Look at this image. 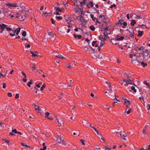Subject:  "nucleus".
<instances>
[{"label":"nucleus","mask_w":150,"mask_h":150,"mask_svg":"<svg viewBox=\"0 0 150 150\" xmlns=\"http://www.w3.org/2000/svg\"><path fill=\"white\" fill-rule=\"evenodd\" d=\"M135 15V17H136V18L139 19H142V17H141L139 16H137V15L134 14Z\"/></svg>","instance_id":"nucleus-36"},{"label":"nucleus","mask_w":150,"mask_h":150,"mask_svg":"<svg viewBox=\"0 0 150 150\" xmlns=\"http://www.w3.org/2000/svg\"><path fill=\"white\" fill-rule=\"evenodd\" d=\"M6 84L5 83H4L3 85V88H6Z\"/></svg>","instance_id":"nucleus-64"},{"label":"nucleus","mask_w":150,"mask_h":150,"mask_svg":"<svg viewBox=\"0 0 150 150\" xmlns=\"http://www.w3.org/2000/svg\"><path fill=\"white\" fill-rule=\"evenodd\" d=\"M45 84L44 83L42 86L40 88V90L41 91H42L43 90V89L44 88H45Z\"/></svg>","instance_id":"nucleus-27"},{"label":"nucleus","mask_w":150,"mask_h":150,"mask_svg":"<svg viewBox=\"0 0 150 150\" xmlns=\"http://www.w3.org/2000/svg\"><path fill=\"white\" fill-rule=\"evenodd\" d=\"M0 33H3L4 35H6V33L4 30L6 29L8 31H13V30L7 26V25L4 24H0Z\"/></svg>","instance_id":"nucleus-1"},{"label":"nucleus","mask_w":150,"mask_h":150,"mask_svg":"<svg viewBox=\"0 0 150 150\" xmlns=\"http://www.w3.org/2000/svg\"><path fill=\"white\" fill-rule=\"evenodd\" d=\"M141 64L144 67L147 65V64L146 63L143 62H141Z\"/></svg>","instance_id":"nucleus-34"},{"label":"nucleus","mask_w":150,"mask_h":150,"mask_svg":"<svg viewBox=\"0 0 150 150\" xmlns=\"http://www.w3.org/2000/svg\"><path fill=\"white\" fill-rule=\"evenodd\" d=\"M33 84L32 81V80H30V81L27 84V85L29 87H30V85Z\"/></svg>","instance_id":"nucleus-22"},{"label":"nucleus","mask_w":150,"mask_h":150,"mask_svg":"<svg viewBox=\"0 0 150 150\" xmlns=\"http://www.w3.org/2000/svg\"><path fill=\"white\" fill-rule=\"evenodd\" d=\"M124 39V37L122 36L120 37L119 38H117V40L118 41H121L122 40H123Z\"/></svg>","instance_id":"nucleus-25"},{"label":"nucleus","mask_w":150,"mask_h":150,"mask_svg":"<svg viewBox=\"0 0 150 150\" xmlns=\"http://www.w3.org/2000/svg\"><path fill=\"white\" fill-rule=\"evenodd\" d=\"M95 56L96 57V58L101 59L103 58L101 54H98L97 56L95 55Z\"/></svg>","instance_id":"nucleus-16"},{"label":"nucleus","mask_w":150,"mask_h":150,"mask_svg":"<svg viewBox=\"0 0 150 150\" xmlns=\"http://www.w3.org/2000/svg\"><path fill=\"white\" fill-rule=\"evenodd\" d=\"M9 32H10V35L12 37H13L15 35V34H12V33H13V32H12L11 31Z\"/></svg>","instance_id":"nucleus-41"},{"label":"nucleus","mask_w":150,"mask_h":150,"mask_svg":"<svg viewBox=\"0 0 150 150\" xmlns=\"http://www.w3.org/2000/svg\"><path fill=\"white\" fill-rule=\"evenodd\" d=\"M30 53L32 54V57H35L39 56L38 54V52L37 51L33 52L31 51Z\"/></svg>","instance_id":"nucleus-4"},{"label":"nucleus","mask_w":150,"mask_h":150,"mask_svg":"<svg viewBox=\"0 0 150 150\" xmlns=\"http://www.w3.org/2000/svg\"><path fill=\"white\" fill-rule=\"evenodd\" d=\"M122 24H123L124 26H126L127 25V23L126 22H124Z\"/></svg>","instance_id":"nucleus-50"},{"label":"nucleus","mask_w":150,"mask_h":150,"mask_svg":"<svg viewBox=\"0 0 150 150\" xmlns=\"http://www.w3.org/2000/svg\"><path fill=\"white\" fill-rule=\"evenodd\" d=\"M45 114V115L46 116L45 117L46 118H47V116L49 115L50 114V113L49 112H46Z\"/></svg>","instance_id":"nucleus-55"},{"label":"nucleus","mask_w":150,"mask_h":150,"mask_svg":"<svg viewBox=\"0 0 150 150\" xmlns=\"http://www.w3.org/2000/svg\"><path fill=\"white\" fill-rule=\"evenodd\" d=\"M16 31L19 33L20 31L21 28L20 27L19 28H18L16 29Z\"/></svg>","instance_id":"nucleus-46"},{"label":"nucleus","mask_w":150,"mask_h":150,"mask_svg":"<svg viewBox=\"0 0 150 150\" xmlns=\"http://www.w3.org/2000/svg\"><path fill=\"white\" fill-rule=\"evenodd\" d=\"M131 108H130V109H129V110L127 112V114H129L130 113L131 111Z\"/></svg>","instance_id":"nucleus-56"},{"label":"nucleus","mask_w":150,"mask_h":150,"mask_svg":"<svg viewBox=\"0 0 150 150\" xmlns=\"http://www.w3.org/2000/svg\"><path fill=\"white\" fill-rule=\"evenodd\" d=\"M105 37L104 40L106 41V39L108 38L109 37L107 35H104Z\"/></svg>","instance_id":"nucleus-40"},{"label":"nucleus","mask_w":150,"mask_h":150,"mask_svg":"<svg viewBox=\"0 0 150 150\" xmlns=\"http://www.w3.org/2000/svg\"><path fill=\"white\" fill-rule=\"evenodd\" d=\"M35 108L36 110H38L39 111H41V109L42 108V107H39L36 105H35Z\"/></svg>","instance_id":"nucleus-8"},{"label":"nucleus","mask_w":150,"mask_h":150,"mask_svg":"<svg viewBox=\"0 0 150 150\" xmlns=\"http://www.w3.org/2000/svg\"><path fill=\"white\" fill-rule=\"evenodd\" d=\"M131 83H130V82H127V83H126L125 84H124V86H127L128 84H130Z\"/></svg>","instance_id":"nucleus-49"},{"label":"nucleus","mask_w":150,"mask_h":150,"mask_svg":"<svg viewBox=\"0 0 150 150\" xmlns=\"http://www.w3.org/2000/svg\"><path fill=\"white\" fill-rule=\"evenodd\" d=\"M81 14L83 15H84V13H85V12L81 10Z\"/></svg>","instance_id":"nucleus-60"},{"label":"nucleus","mask_w":150,"mask_h":150,"mask_svg":"<svg viewBox=\"0 0 150 150\" xmlns=\"http://www.w3.org/2000/svg\"><path fill=\"white\" fill-rule=\"evenodd\" d=\"M66 22L68 24H71V21H69L68 20H67L66 21Z\"/></svg>","instance_id":"nucleus-62"},{"label":"nucleus","mask_w":150,"mask_h":150,"mask_svg":"<svg viewBox=\"0 0 150 150\" xmlns=\"http://www.w3.org/2000/svg\"><path fill=\"white\" fill-rule=\"evenodd\" d=\"M63 137L62 136H61V135H58L57 137V142L58 143H59V141H61V139H60L59 137Z\"/></svg>","instance_id":"nucleus-24"},{"label":"nucleus","mask_w":150,"mask_h":150,"mask_svg":"<svg viewBox=\"0 0 150 150\" xmlns=\"http://www.w3.org/2000/svg\"><path fill=\"white\" fill-rule=\"evenodd\" d=\"M55 57L56 58L60 59H66L65 57H64L62 56V55L61 54H57L56 55Z\"/></svg>","instance_id":"nucleus-6"},{"label":"nucleus","mask_w":150,"mask_h":150,"mask_svg":"<svg viewBox=\"0 0 150 150\" xmlns=\"http://www.w3.org/2000/svg\"><path fill=\"white\" fill-rule=\"evenodd\" d=\"M127 30L128 31L129 33L134 32V30L132 28H130L129 29H127Z\"/></svg>","instance_id":"nucleus-11"},{"label":"nucleus","mask_w":150,"mask_h":150,"mask_svg":"<svg viewBox=\"0 0 150 150\" xmlns=\"http://www.w3.org/2000/svg\"><path fill=\"white\" fill-rule=\"evenodd\" d=\"M55 9L57 11H58L59 12H62V10L60 9V8L58 7H55Z\"/></svg>","instance_id":"nucleus-21"},{"label":"nucleus","mask_w":150,"mask_h":150,"mask_svg":"<svg viewBox=\"0 0 150 150\" xmlns=\"http://www.w3.org/2000/svg\"><path fill=\"white\" fill-rule=\"evenodd\" d=\"M76 19L80 22H82L83 24V23H85L86 22V19H85L84 18H83V16H80L77 17Z\"/></svg>","instance_id":"nucleus-2"},{"label":"nucleus","mask_w":150,"mask_h":150,"mask_svg":"<svg viewBox=\"0 0 150 150\" xmlns=\"http://www.w3.org/2000/svg\"><path fill=\"white\" fill-rule=\"evenodd\" d=\"M89 4H90L91 7H93V2L92 1H90L89 2Z\"/></svg>","instance_id":"nucleus-45"},{"label":"nucleus","mask_w":150,"mask_h":150,"mask_svg":"<svg viewBox=\"0 0 150 150\" xmlns=\"http://www.w3.org/2000/svg\"><path fill=\"white\" fill-rule=\"evenodd\" d=\"M47 149L46 146L43 147V149H41L40 150H45Z\"/></svg>","instance_id":"nucleus-61"},{"label":"nucleus","mask_w":150,"mask_h":150,"mask_svg":"<svg viewBox=\"0 0 150 150\" xmlns=\"http://www.w3.org/2000/svg\"><path fill=\"white\" fill-rule=\"evenodd\" d=\"M146 129H147L146 128V127H144V129H143V130L142 133L144 135L146 134Z\"/></svg>","instance_id":"nucleus-15"},{"label":"nucleus","mask_w":150,"mask_h":150,"mask_svg":"<svg viewBox=\"0 0 150 150\" xmlns=\"http://www.w3.org/2000/svg\"><path fill=\"white\" fill-rule=\"evenodd\" d=\"M123 21V20L122 19H120L118 21V22H117L116 23V24L117 25H121L122 24V22Z\"/></svg>","instance_id":"nucleus-13"},{"label":"nucleus","mask_w":150,"mask_h":150,"mask_svg":"<svg viewBox=\"0 0 150 150\" xmlns=\"http://www.w3.org/2000/svg\"><path fill=\"white\" fill-rule=\"evenodd\" d=\"M138 36L139 37H141L142 36L144 33L143 31H141L140 30H139L138 31Z\"/></svg>","instance_id":"nucleus-10"},{"label":"nucleus","mask_w":150,"mask_h":150,"mask_svg":"<svg viewBox=\"0 0 150 150\" xmlns=\"http://www.w3.org/2000/svg\"><path fill=\"white\" fill-rule=\"evenodd\" d=\"M74 36L75 38H77L79 39H80L81 38L82 36L80 35H76L75 34L74 35Z\"/></svg>","instance_id":"nucleus-9"},{"label":"nucleus","mask_w":150,"mask_h":150,"mask_svg":"<svg viewBox=\"0 0 150 150\" xmlns=\"http://www.w3.org/2000/svg\"><path fill=\"white\" fill-rule=\"evenodd\" d=\"M127 102V103H128L129 104H130V102H129V101L128 100H127L126 98L124 99V104H125Z\"/></svg>","instance_id":"nucleus-23"},{"label":"nucleus","mask_w":150,"mask_h":150,"mask_svg":"<svg viewBox=\"0 0 150 150\" xmlns=\"http://www.w3.org/2000/svg\"><path fill=\"white\" fill-rule=\"evenodd\" d=\"M120 136L123 139H125V138L126 137V136L124 134L122 135V133L121 132H120Z\"/></svg>","instance_id":"nucleus-14"},{"label":"nucleus","mask_w":150,"mask_h":150,"mask_svg":"<svg viewBox=\"0 0 150 150\" xmlns=\"http://www.w3.org/2000/svg\"><path fill=\"white\" fill-rule=\"evenodd\" d=\"M144 83L149 88H150V85L148 83H147L146 81H144Z\"/></svg>","instance_id":"nucleus-37"},{"label":"nucleus","mask_w":150,"mask_h":150,"mask_svg":"<svg viewBox=\"0 0 150 150\" xmlns=\"http://www.w3.org/2000/svg\"><path fill=\"white\" fill-rule=\"evenodd\" d=\"M123 81L125 83H127V82H130V83H131L132 82V81L131 80H130V79H129L127 80H126V79H124L123 81L122 80H120L119 81V83H121V84H122L123 83L122 82Z\"/></svg>","instance_id":"nucleus-5"},{"label":"nucleus","mask_w":150,"mask_h":150,"mask_svg":"<svg viewBox=\"0 0 150 150\" xmlns=\"http://www.w3.org/2000/svg\"><path fill=\"white\" fill-rule=\"evenodd\" d=\"M81 9L80 8H78L76 10V12H81Z\"/></svg>","instance_id":"nucleus-58"},{"label":"nucleus","mask_w":150,"mask_h":150,"mask_svg":"<svg viewBox=\"0 0 150 150\" xmlns=\"http://www.w3.org/2000/svg\"><path fill=\"white\" fill-rule=\"evenodd\" d=\"M112 99H113L114 100H116V101L120 102L119 100H118L116 98V96L115 95H114V96L113 97H112Z\"/></svg>","instance_id":"nucleus-32"},{"label":"nucleus","mask_w":150,"mask_h":150,"mask_svg":"<svg viewBox=\"0 0 150 150\" xmlns=\"http://www.w3.org/2000/svg\"><path fill=\"white\" fill-rule=\"evenodd\" d=\"M17 131L16 129H12L11 132H10V134L11 135H14V134H16Z\"/></svg>","instance_id":"nucleus-7"},{"label":"nucleus","mask_w":150,"mask_h":150,"mask_svg":"<svg viewBox=\"0 0 150 150\" xmlns=\"http://www.w3.org/2000/svg\"><path fill=\"white\" fill-rule=\"evenodd\" d=\"M21 73L24 76L25 78H26L27 76L25 74L23 71H21Z\"/></svg>","instance_id":"nucleus-47"},{"label":"nucleus","mask_w":150,"mask_h":150,"mask_svg":"<svg viewBox=\"0 0 150 150\" xmlns=\"http://www.w3.org/2000/svg\"><path fill=\"white\" fill-rule=\"evenodd\" d=\"M21 144L23 146H25L27 147H30V146L28 145H27L26 144H25V143H22Z\"/></svg>","instance_id":"nucleus-31"},{"label":"nucleus","mask_w":150,"mask_h":150,"mask_svg":"<svg viewBox=\"0 0 150 150\" xmlns=\"http://www.w3.org/2000/svg\"><path fill=\"white\" fill-rule=\"evenodd\" d=\"M56 18L57 20H60L62 19V17L61 16H56Z\"/></svg>","instance_id":"nucleus-43"},{"label":"nucleus","mask_w":150,"mask_h":150,"mask_svg":"<svg viewBox=\"0 0 150 150\" xmlns=\"http://www.w3.org/2000/svg\"><path fill=\"white\" fill-rule=\"evenodd\" d=\"M19 97V94L18 93H17L16 94L15 98H18Z\"/></svg>","instance_id":"nucleus-53"},{"label":"nucleus","mask_w":150,"mask_h":150,"mask_svg":"<svg viewBox=\"0 0 150 150\" xmlns=\"http://www.w3.org/2000/svg\"><path fill=\"white\" fill-rule=\"evenodd\" d=\"M116 40L114 39H112L111 40V42L113 44L115 45H116Z\"/></svg>","instance_id":"nucleus-20"},{"label":"nucleus","mask_w":150,"mask_h":150,"mask_svg":"<svg viewBox=\"0 0 150 150\" xmlns=\"http://www.w3.org/2000/svg\"><path fill=\"white\" fill-rule=\"evenodd\" d=\"M61 139V141H59V144H62V145H64V146H66L67 145V143L65 142L63 139V137H59Z\"/></svg>","instance_id":"nucleus-3"},{"label":"nucleus","mask_w":150,"mask_h":150,"mask_svg":"<svg viewBox=\"0 0 150 150\" xmlns=\"http://www.w3.org/2000/svg\"><path fill=\"white\" fill-rule=\"evenodd\" d=\"M8 12H9V11H8L7 10H4V9H3V10H2V13L4 14H6V13H7Z\"/></svg>","instance_id":"nucleus-29"},{"label":"nucleus","mask_w":150,"mask_h":150,"mask_svg":"<svg viewBox=\"0 0 150 150\" xmlns=\"http://www.w3.org/2000/svg\"><path fill=\"white\" fill-rule=\"evenodd\" d=\"M5 4L7 6L9 7H12V3H5Z\"/></svg>","instance_id":"nucleus-19"},{"label":"nucleus","mask_w":150,"mask_h":150,"mask_svg":"<svg viewBox=\"0 0 150 150\" xmlns=\"http://www.w3.org/2000/svg\"><path fill=\"white\" fill-rule=\"evenodd\" d=\"M80 141L82 142V144L83 145H85V143L84 141H83L82 139H81L80 140Z\"/></svg>","instance_id":"nucleus-57"},{"label":"nucleus","mask_w":150,"mask_h":150,"mask_svg":"<svg viewBox=\"0 0 150 150\" xmlns=\"http://www.w3.org/2000/svg\"><path fill=\"white\" fill-rule=\"evenodd\" d=\"M113 6H114V7L116 6V5L115 4H113V5H111L110 6V7L111 8H112Z\"/></svg>","instance_id":"nucleus-59"},{"label":"nucleus","mask_w":150,"mask_h":150,"mask_svg":"<svg viewBox=\"0 0 150 150\" xmlns=\"http://www.w3.org/2000/svg\"><path fill=\"white\" fill-rule=\"evenodd\" d=\"M91 17L92 18V20L94 21H95L96 18L94 17V15L93 14H90Z\"/></svg>","instance_id":"nucleus-33"},{"label":"nucleus","mask_w":150,"mask_h":150,"mask_svg":"<svg viewBox=\"0 0 150 150\" xmlns=\"http://www.w3.org/2000/svg\"><path fill=\"white\" fill-rule=\"evenodd\" d=\"M90 29L92 31H94L95 29V27L93 25H91L90 27Z\"/></svg>","instance_id":"nucleus-26"},{"label":"nucleus","mask_w":150,"mask_h":150,"mask_svg":"<svg viewBox=\"0 0 150 150\" xmlns=\"http://www.w3.org/2000/svg\"><path fill=\"white\" fill-rule=\"evenodd\" d=\"M131 89L132 90H133L134 92H137L136 89H135V87L134 86H132L131 87Z\"/></svg>","instance_id":"nucleus-28"},{"label":"nucleus","mask_w":150,"mask_h":150,"mask_svg":"<svg viewBox=\"0 0 150 150\" xmlns=\"http://www.w3.org/2000/svg\"><path fill=\"white\" fill-rule=\"evenodd\" d=\"M92 128L96 132L97 134L99 135H100V133L96 129L95 127H92Z\"/></svg>","instance_id":"nucleus-35"},{"label":"nucleus","mask_w":150,"mask_h":150,"mask_svg":"<svg viewBox=\"0 0 150 150\" xmlns=\"http://www.w3.org/2000/svg\"><path fill=\"white\" fill-rule=\"evenodd\" d=\"M105 41L104 40L103 41L101 42H100V45H101L102 46H103V45L104 44V42Z\"/></svg>","instance_id":"nucleus-51"},{"label":"nucleus","mask_w":150,"mask_h":150,"mask_svg":"<svg viewBox=\"0 0 150 150\" xmlns=\"http://www.w3.org/2000/svg\"><path fill=\"white\" fill-rule=\"evenodd\" d=\"M96 42V41H93L92 43V46H94L95 45V44Z\"/></svg>","instance_id":"nucleus-44"},{"label":"nucleus","mask_w":150,"mask_h":150,"mask_svg":"<svg viewBox=\"0 0 150 150\" xmlns=\"http://www.w3.org/2000/svg\"><path fill=\"white\" fill-rule=\"evenodd\" d=\"M16 17L21 20H22L23 18V16H17Z\"/></svg>","instance_id":"nucleus-39"},{"label":"nucleus","mask_w":150,"mask_h":150,"mask_svg":"<svg viewBox=\"0 0 150 150\" xmlns=\"http://www.w3.org/2000/svg\"><path fill=\"white\" fill-rule=\"evenodd\" d=\"M135 24H136L135 20L134 19L132 20L130 23L131 25L132 26H133Z\"/></svg>","instance_id":"nucleus-18"},{"label":"nucleus","mask_w":150,"mask_h":150,"mask_svg":"<svg viewBox=\"0 0 150 150\" xmlns=\"http://www.w3.org/2000/svg\"><path fill=\"white\" fill-rule=\"evenodd\" d=\"M8 96L9 97H11L12 96V93H8Z\"/></svg>","instance_id":"nucleus-52"},{"label":"nucleus","mask_w":150,"mask_h":150,"mask_svg":"<svg viewBox=\"0 0 150 150\" xmlns=\"http://www.w3.org/2000/svg\"><path fill=\"white\" fill-rule=\"evenodd\" d=\"M57 86L59 87H61L62 86H64V85H61L60 83H59L58 84Z\"/></svg>","instance_id":"nucleus-54"},{"label":"nucleus","mask_w":150,"mask_h":150,"mask_svg":"<svg viewBox=\"0 0 150 150\" xmlns=\"http://www.w3.org/2000/svg\"><path fill=\"white\" fill-rule=\"evenodd\" d=\"M19 6L18 4L16 3H12V7H17Z\"/></svg>","instance_id":"nucleus-12"},{"label":"nucleus","mask_w":150,"mask_h":150,"mask_svg":"<svg viewBox=\"0 0 150 150\" xmlns=\"http://www.w3.org/2000/svg\"><path fill=\"white\" fill-rule=\"evenodd\" d=\"M22 35L24 37H25L26 35V32L25 31H23L22 33Z\"/></svg>","instance_id":"nucleus-38"},{"label":"nucleus","mask_w":150,"mask_h":150,"mask_svg":"<svg viewBox=\"0 0 150 150\" xmlns=\"http://www.w3.org/2000/svg\"><path fill=\"white\" fill-rule=\"evenodd\" d=\"M66 67L67 68H71V66L69 64H67L66 65Z\"/></svg>","instance_id":"nucleus-63"},{"label":"nucleus","mask_w":150,"mask_h":150,"mask_svg":"<svg viewBox=\"0 0 150 150\" xmlns=\"http://www.w3.org/2000/svg\"><path fill=\"white\" fill-rule=\"evenodd\" d=\"M86 1V0H84L82 2L80 3V4L81 5H83L85 4V2Z\"/></svg>","instance_id":"nucleus-42"},{"label":"nucleus","mask_w":150,"mask_h":150,"mask_svg":"<svg viewBox=\"0 0 150 150\" xmlns=\"http://www.w3.org/2000/svg\"><path fill=\"white\" fill-rule=\"evenodd\" d=\"M57 122L59 124V126H61L62 123L64 125V122L62 120H61L60 121H59V120H57Z\"/></svg>","instance_id":"nucleus-17"},{"label":"nucleus","mask_w":150,"mask_h":150,"mask_svg":"<svg viewBox=\"0 0 150 150\" xmlns=\"http://www.w3.org/2000/svg\"><path fill=\"white\" fill-rule=\"evenodd\" d=\"M109 30L108 27H105L104 28V29L103 30L104 31H108Z\"/></svg>","instance_id":"nucleus-48"},{"label":"nucleus","mask_w":150,"mask_h":150,"mask_svg":"<svg viewBox=\"0 0 150 150\" xmlns=\"http://www.w3.org/2000/svg\"><path fill=\"white\" fill-rule=\"evenodd\" d=\"M130 33V34H129L131 38H134V33L133 32V33Z\"/></svg>","instance_id":"nucleus-30"}]
</instances>
